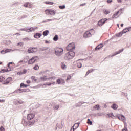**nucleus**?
Masks as SVG:
<instances>
[{"instance_id":"nucleus-34","label":"nucleus","mask_w":131,"mask_h":131,"mask_svg":"<svg viewBox=\"0 0 131 131\" xmlns=\"http://www.w3.org/2000/svg\"><path fill=\"white\" fill-rule=\"evenodd\" d=\"M40 51H47V50H49V47H42L40 48Z\"/></svg>"},{"instance_id":"nucleus-10","label":"nucleus","mask_w":131,"mask_h":131,"mask_svg":"<svg viewBox=\"0 0 131 131\" xmlns=\"http://www.w3.org/2000/svg\"><path fill=\"white\" fill-rule=\"evenodd\" d=\"M55 77L46 78V76H45L44 77H40V79L42 81H46L47 80V79H48V80H53V79H55Z\"/></svg>"},{"instance_id":"nucleus-56","label":"nucleus","mask_w":131,"mask_h":131,"mask_svg":"<svg viewBox=\"0 0 131 131\" xmlns=\"http://www.w3.org/2000/svg\"><path fill=\"white\" fill-rule=\"evenodd\" d=\"M19 92H20V90H19V89H18L17 90H15V91L13 92V93L14 94V93H19Z\"/></svg>"},{"instance_id":"nucleus-33","label":"nucleus","mask_w":131,"mask_h":131,"mask_svg":"<svg viewBox=\"0 0 131 131\" xmlns=\"http://www.w3.org/2000/svg\"><path fill=\"white\" fill-rule=\"evenodd\" d=\"M58 39V35H55L53 37L54 41H57Z\"/></svg>"},{"instance_id":"nucleus-7","label":"nucleus","mask_w":131,"mask_h":131,"mask_svg":"<svg viewBox=\"0 0 131 131\" xmlns=\"http://www.w3.org/2000/svg\"><path fill=\"white\" fill-rule=\"evenodd\" d=\"M21 123L24 124V125H25V124H27L28 126H30V125H33V124L35 123V121L26 122V121H25V120L24 119L23 120Z\"/></svg>"},{"instance_id":"nucleus-35","label":"nucleus","mask_w":131,"mask_h":131,"mask_svg":"<svg viewBox=\"0 0 131 131\" xmlns=\"http://www.w3.org/2000/svg\"><path fill=\"white\" fill-rule=\"evenodd\" d=\"M59 108H60V105H59V104L55 105L53 107V108L54 109V110H58V109H59Z\"/></svg>"},{"instance_id":"nucleus-63","label":"nucleus","mask_w":131,"mask_h":131,"mask_svg":"<svg viewBox=\"0 0 131 131\" xmlns=\"http://www.w3.org/2000/svg\"><path fill=\"white\" fill-rule=\"evenodd\" d=\"M4 102H5L4 99H0V103H4Z\"/></svg>"},{"instance_id":"nucleus-42","label":"nucleus","mask_w":131,"mask_h":131,"mask_svg":"<svg viewBox=\"0 0 131 131\" xmlns=\"http://www.w3.org/2000/svg\"><path fill=\"white\" fill-rule=\"evenodd\" d=\"M6 80H7V81H8V82L10 83V81H12L13 79L12 78V77H8L6 79Z\"/></svg>"},{"instance_id":"nucleus-28","label":"nucleus","mask_w":131,"mask_h":131,"mask_svg":"<svg viewBox=\"0 0 131 131\" xmlns=\"http://www.w3.org/2000/svg\"><path fill=\"white\" fill-rule=\"evenodd\" d=\"M89 32H90V34L91 35H94V33H95V30H94V29H91L90 30V31H88Z\"/></svg>"},{"instance_id":"nucleus-9","label":"nucleus","mask_w":131,"mask_h":131,"mask_svg":"<svg viewBox=\"0 0 131 131\" xmlns=\"http://www.w3.org/2000/svg\"><path fill=\"white\" fill-rule=\"evenodd\" d=\"M116 117L119 120H122V121L124 122L125 121V117L123 115H121L119 116V115H117Z\"/></svg>"},{"instance_id":"nucleus-5","label":"nucleus","mask_w":131,"mask_h":131,"mask_svg":"<svg viewBox=\"0 0 131 131\" xmlns=\"http://www.w3.org/2000/svg\"><path fill=\"white\" fill-rule=\"evenodd\" d=\"M37 51V47H30L28 48L27 52L28 54H32V53H36Z\"/></svg>"},{"instance_id":"nucleus-22","label":"nucleus","mask_w":131,"mask_h":131,"mask_svg":"<svg viewBox=\"0 0 131 131\" xmlns=\"http://www.w3.org/2000/svg\"><path fill=\"white\" fill-rule=\"evenodd\" d=\"M123 34V33H122V31H121L118 33H116L115 34V36H116V37H121Z\"/></svg>"},{"instance_id":"nucleus-40","label":"nucleus","mask_w":131,"mask_h":131,"mask_svg":"<svg viewBox=\"0 0 131 131\" xmlns=\"http://www.w3.org/2000/svg\"><path fill=\"white\" fill-rule=\"evenodd\" d=\"M85 102H80L78 103V104L77 105V107H81L82 104H84Z\"/></svg>"},{"instance_id":"nucleus-47","label":"nucleus","mask_w":131,"mask_h":131,"mask_svg":"<svg viewBox=\"0 0 131 131\" xmlns=\"http://www.w3.org/2000/svg\"><path fill=\"white\" fill-rule=\"evenodd\" d=\"M23 45H24V43L23 42H20L17 43V46L21 47V46H23Z\"/></svg>"},{"instance_id":"nucleus-17","label":"nucleus","mask_w":131,"mask_h":131,"mask_svg":"<svg viewBox=\"0 0 131 131\" xmlns=\"http://www.w3.org/2000/svg\"><path fill=\"white\" fill-rule=\"evenodd\" d=\"M111 107L112 109H113V110H117V108H118V105L116 103H113L112 104Z\"/></svg>"},{"instance_id":"nucleus-38","label":"nucleus","mask_w":131,"mask_h":131,"mask_svg":"<svg viewBox=\"0 0 131 131\" xmlns=\"http://www.w3.org/2000/svg\"><path fill=\"white\" fill-rule=\"evenodd\" d=\"M33 69H34V70H38V69H39V66L36 65L33 67Z\"/></svg>"},{"instance_id":"nucleus-61","label":"nucleus","mask_w":131,"mask_h":131,"mask_svg":"<svg viewBox=\"0 0 131 131\" xmlns=\"http://www.w3.org/2000/svg\"><path fill=\"white\" fill-rule=\"evenodd\" d=\"M97 115H98V116H102V115H103V114L98 113H97Z\"/></svg>"},{"instance_id":"nucleus-36","label":"nucleus","mask_w":131,"mask_h":131,"mask_svg":"<svg viewBox=\"0 0 131 131\" xmlns=\"http://www.w3.org/2000/svg\"><path fill=\"white\" fill-rule=\"evenodd\" d=\"M56 83L57 84H61V83H62L61 79H57L56 80Z\"/></svg>"},{"instance_id":"nucleus-51","label":"nucleus","mask_w":131,"mask_h":131,"mask_svg":"<svg viewBox=\"0 0 131 131\" xmlns=\"http://www.w3.org/2000/svg\"><path fill=\"white\" fill-rule=\"evenodd\" d=\"M71 79V75H69L67 77V80H70Z\"/></svg>"},{"instance_id":"nucleus-44","label":"nucleus","mask_w":131,"mask_h":131,"mask_svg":"<svg viewBox=\"0 0 131 131\" xmlns=\"http://www.w3.org/2000/svg\"><path fill=\"white\" fill-rule=\"evenodd\" d=\"M5 80V77H3V76H0V82Z\"/></svg>"},{"instance_id":"nucleus-39","label":"nucleus","mask_w":131,"mask_h":131,"mask_svg":"<svg viewBox=\"0 0 131 131\" xmlns=\"http://www.w3.org/2000/svg\"><path fill=\"white\" fill-rule=\"evenodd\" d=\"M29 5H30V3L29 2H27L24 4V6L25 8H28Z\"/></svg>"},{"instance_id":"nucleus-16","label":"nucleus","mask_w":131,"mask_h":131,"mask_svg":"<svg viewBox=\"0 0 131 131\" xmlns=\"http://www.w3.org/2000/svg\"><path fill=\"white\" fill-rule=\"evenodd\" d=\"M104 47V45L103 43H100L98 45L96 48H95V51H99V50H101L102 48Z\"/></svg>"},{"instance_id":"nucleus-48","label":"nucleus","mask_w":131,"mask_h":131,"mask_svg":"<svg viewBox=\"0 0 131 131\" xmlns=\"http://www.w3.org/2000/svg\"><path fill=\"white\" fill-rule=\"evenodd\" d=\"M24 18H27V15H24L21 16V17H18L19 20L21 19H24Z\"/></svg>"},{"instance_id":"nucleus-11","label":"nucleus","mask_w":131,"mask_h":131,"mask_svg":"<svg viewBox=\"0 0 131 131\" xmlns=\"http://www.w3.org/2000/svg\"><path fill=\"white\" fill-rule=\"evenodd\" d=\"M34 116H35V115L33 113L28 114L27 115L28 120H31V119H33V118H34Z\"/></svg>"},{"instance_id":"nucleus-2","label":"nucleus","mask_w":131,"mask_h":131,"mask_svg":"<svg viewBox=\"0 0 131 131\" xmlns=\"http://www.w3.org/2000/svg\"><path fill=\"white\" fill-rule=\"evenodd\" d=\"M54 51V54L58 57H60V56H62V55H63V52H64V50L62 49V48L59 47L55 48Z\"/></svg>"},{"instance_id":"nucleus-1","label":"nucleus","mask_w":131,"mask_h":131,"mask_svg":"<svg viewBox=\"0 0 131 131\" xmlns=\"http://www.w3.org/2000/svg\"><path fill=\"white\" fill-rule=\"evenodd\" d=\"M66 50L69 51V52L66 54L64 59L66 61H69V60L73 59L75 56V52L73 51L75 50V45L74 43L72 42L69 44L66 48Z\"/></svg>"},{"instance_id":"nucleus-25","label":"nucleus","mask_w":131,"mask_h":131,"mask_svg":"<svg viewBox=\"0 0 131 131\" xmlns=\"http://www.w3.org/2000/svg\"><path fill=\"white\" fill-rule=\"evenodd\" d=\"M94 110H99L100 109V105L96 104L93 107Z\"/></svg>"},{"instance_id":"nucleus-31","label":"nucleus","mask_w":131,"mask_h":131,"mask_svg":"<svg viewBox=\"0 0 131 131\" xmlns=\"http://www.w3.org/2000/svg\"><path fill=\"white\" fill-rule=\"evenodd\" d=\"M23 41H29L30 40H32V39H29V38L28 37H26V38H23Z\"/></svg>"},{"instance_id":"nucleus-64","label":"nucleus","mask_w":131,"mask_h":131,"mask_svg":"<svg viewBox=\"0 0 131 131\" xmlns=\"http://www.w3.org/2000/svg\"><path fill=\"white\" fill-rule=\"evenodd\" d=\"M26 82H27V83H28V84H29V83H31V82L30 81V80H27Z\"/></svg>"},{"instance_id":"nucleus-24","label":"nucleus","mask_w":131,"mask_h":131,"mask_svg":"<svg viewBox=\"0 0 131 131\" xmlns=\"http://www.w3.org/2000/svg\"><path fill=\"white\" fill-rule=\"evenodd\" d=\"M93 71H95V69H92L89 70L86 72L85 76H86L87 75H89V74H90V73H91V72H93Z\"/></svg>"},{"instance_id":"nucleus-21","label":"nucleus","mask_w":131,"mask_h":131,"mask_svg":"<svg viewBox=\"0 0 131 131\" xmlns=\"http://www.w3.org/2000/svg\"><path fill=\"white\" fill-rule=\"evenodd\" d=\"M49 33H50V31H49L48 30H46L43 32L42 34L43 36H47V35H49Z\"/></svg>"},{"instance_id":"nucleus-54","label":"nucleus","mask_w":131,"mask_h":131,"mask_svg":"<svg viewBox=\"0 0 131 131\" xmlns=\"http://www.w3.org/2000/svg\"><path fill=\"white\" fill-rule=\"evenodd\" d=\"M0 131H5V128L2 126L0 127Z\"/></svg>"},{"instance_id":"nucleus-59","label":"nucleus","mask_w":131,"mask_h":131,"mask_svg":"<svg viewBox=\"0 0 131 131\" xmlns=\"http://www.w3.org/2000/svg\"><path fill=\"white\" fill-rule=\"evenodd\" d=\"M61 83H62V84H65V80H64L62 79H61Z\"/></svg>"},{"instance_id":"nucleus-52","label":"nucleus","mask_w":131,"mask_h":131,"mask_svg":"<svg viewBox=\"0 0 131 131\" xmlns=\"http://www.w3.org/2000/svg\"><path fill=\"white\" fill-rule=\"evenodd\" d=\"M27 73V70L24 69L23 71V74H25Z\"/></svg>"},{"instance_id":"nucleus-43","label":"nucleus","mask_w":131,"mask_h":131,"mask_svg":"<svg viewBox=\"0 0 131 131\" xmlns=\"http://www.w3.org/2000/svg\"><path fill=\"white\" fill-rule=\"evenodd\" d=\"M9 83H10L9 82V81H8V80H7V79L6 80L4 81V83H3V84H4L5 85H7V84H9Z\"/></svg>"},{"instance_id":"nucleus-53","label":"nucleus","mask_w":131,"mask_h":131,"mask_svg":"<svg viewBox=\"0 0 131 131\" xmlns=\"http://www.w3.org/2000/svg\"><path fill=\"white\" fill-rule=\"evenodd\" d=\"M122 131H128L127 128L126 126H124V128L122 129Z\"/></svg>"},{"instance_id":"nucleus-4","label":"nucleus","mask_w":131,"mask_h":131,"mask_svg":"<svg viewBox=\"0 0 131 131\" xmlns=\"http://www.w3.org/2000/svg\"><path fill=\"white\" fill-rule=\"evenodd\" d=\"M45 13L47 15H48L49 16L50 15V14L51 15V16H55V15H56V12L53 9H46L45 10Z\"/></svg>"},{"instance_id":"nucleus-14","label":"nucleus","mask_w":131,"mask_h":131,"mask_svg":"<svg viewBox=\"0 0 131 131\" xmlns=\"http://www.w3.org/2000/svg\"><path fill=\"white\" fill-rule=\"evenodd\" d=\"M41 36H42V34L39 33H36L34 35V38H37V39L40 38Z\"/></svg>"},{"instance_id":"nucleus-55","label":"nucleus","mask_w":131,"mask_h":131,"mask_svg":"<svg viewBox=\"0 0 131 131\" xmlns=\"http://www.w3.org/2000/svg\"><path fill=\"white\" fill-rule=\"evenodd\" d=\"M112 2H113V0H107L106 2L107 3V4H111V3H112Z\"/></svg>"},{"instance_id":"nucleus-57","label":"nucleus","mask_w":131,"mask_h":131,"mask_svg":"<svg viewBox=\"0 0 131 131\" xmlns=\"http://www.w3.org/2000/svg\"><path fill=\"white\" fill-rule=\"evenodd\" d=\"M17 103H18V104H20L21 105V104H22L23 103V101L18 100V101H17Z\"/></svg>"},{"instance_id":"nucleus-49","label":"nucleus","mask_w":131,"mask_h":131,"mask_svg":"<svg viewBox=\"0 0 131 131\" xmlns=\"http://www.w3.org/2000/svg\"><path fill=\"white\" fill-rule=\"evenodd\" d=\"M122 32L123 33H126V32H127V30H126V28L125 29H124L122 31Z\"/></svg>"},{"instance_id":"nucleus-26","label":"nucleus","mask_w":131,"mask_h":131,"mask_svg":"<svg viewBox=\"0 0 131 131\" xmlns=\"http://www.w3.org/2000/svg\"><path fill=\"white\" fill-rule=\"evenodd\" d=\"M20 88H27L28 86H29V85H27V84H24V83H21L20 84Z\"/></svg>"},{"instance_id":"nucleus-13","label":"nucleus","mask_w":131,"mask_h":131,"mask_svg":"<svg viewBox=\"0 0 131 131\" xmlns=\"http://www.w3.org/2000/svg\"><path fill=\"white\" fill-rule=\"evenodd\" d=\"M19 94L21 93H28V92H30V90L29 89H22L21 88H19Z\"/></svg>"},{"instance_id":"nucleus-29","label":"nucleus","mask_w":131,"mask_h":131,"mask_svg":"<svg viewBox=\"0 0 131 131\" xmlns=\"http://www.w3.org/2000/svg\"><path fill=\"white\" fill-rule=\"evenodd\" d=\"M103 13L105 15H108V14H110V13H111V12L110 11H108V10H103Z\"/></svg>"},{"instance_id":"nucleus-37","label":"nucleus","mask_w":131,"mask_h":131,"mask_svg":"<svg viewBox=\"0 0 131 131\" xmlns=\"http://www.w3.org/2000/svg\"><path fill=\"white\" fill-rule=\"evenodd\" d=\"M59 9L63 10V9H65V8H66V6H65V5H60L59 6Z\"/></svg>"},{"instance_id":"nucleus-41","label":"nucleus","mask_w":131,"mask_h":131,"mask_svg":"<svg viewBox=\"0 0 131 131\" xmlns=\"http://www.w3.org/2000/svg\"><path fill=\"white\" fill-rule=\"evenodd\" d=\"M31 79H32V80H33V82L34 81V82H36V79H35V76H32L31 77Z\"/></svg>"},{"instance_id":"nucleus-20","label":"nucleus","mask_w":131,"mask_h":131,"mask_svg":"<svg viewBox=\"0 0 131 131\" xmlns=\"http://www.w3.org/2000/svg\"><path fill=\"white\" fill-rule=\"evenodd\" d=\"M30 32H32V31H35V29H37V27H29Z\"/></svg>"},{"instance_id":"nucleus-62","label":"nucleus","mask_w":131,"mask_h":131,"mask_svg":"<svg viewBox=\"0 0 131 131\" xmlns=\"http://www.w3.org/2000/svg\"><path fill=\"white\" fill-rule=\"evenodd\" d=\"M86 4V3H82V4H80V6L83 7V6H85Z\"/></svg>"},{"instance_id":"nucleus-27","label":"nucleus","mask_w":131,"mask_h":131,"mask_svg":"<svg viewBox=\"0 0 131 131\" xmlns=\"http://www.w3.org/2000/svg\"><path fill=\"white\" fill-rule=\"evenodd\" d=\"M87 123L90 125H93V122L90 119H87Z\"/></svg>"},{"instance_id":"nucleus-45","label":"nucleus","mask_w":131,"mask_h":131,"mask_svg":"<svg viewBox=\"0 0 131 131\" xmlns=\"http://www.w3.org/2000/svg\"><path fill=\"white\" fill-rule=\"evenodd\" d=\"M77 66L78 68H81L82 67V64L81 63H78Z\"/></svg>"},{"instance_id":"nucleus-8","label":"nucleus","mask_w":131,"mask_h":131,"mask_svg":"<svg viewBox=\"0 0 131 131\" xmlns=\"http://www.w3.org/2000/svg\"><path fill=\"white\" fill-rule=\"evenodd\" d=\"M121 12V13H122V8H121L119 10L117 11V12L115 14H114L112 17L113 19H117L118 18V14H119V12Z\"/></svg>"},{"instance_id":"nucleus-23","label":"nucleus","mask_w":131,"mask_h":131,"mask_svg":"<svg viewBox=\"0 0 131 131\" xmlns=\"http://www.w3.org/2000/svg\"><path fill=\"white\" fill-rule=\"evenodd\" d=\"M124 49H122L119 50L118 51H117L115 53V54L113 55V56H116V55H118V54H120V53H122L123 52Z\"/></svg>"},{"instance_id":"nucleus-19","label":"nucleus","mask_w":131,"mask_h":131,"mask_svg":"<svg viewBox=\"0 0 131 131\" xmlns=\"http://www.w3.org/2000/svg\"><path fill=\"white\" fill-rule=\"evenodd\" d=\"M21 31H26V32H30L29 27H25L24 28L20 29Z\"/></svg>"},{"instance_id":"nucleus-12","label":"nucleus","mask_w":131,"mask_h":131,"mask_svg":"<svg viewBox=\"0 0 131 131\" xmlns=\"http://www.w3.org/2000/svg\"><path fill=\"white\" fill-rule=\"evenodd\" d=\"M92 36L91 34V32H89V31H86L83 35L84 38H88V37H91Z\"/></svg>"},{"instance_id":"nucleus-18","label":"nucleus","mask_w":131,"mask_h":131,"mask_svg":"<svg viewBox=\"0 0 131 131\" xmlns=\"http://www.w3.org/2000/svg\"><path fill=\"white\" fill-rule=\"evenodd\" d=\"M79 124H80V122H78V123H76L74 124V125L71 127L70 131H72V127H74V126H75V125H77V126H76V128H78V127H79Z\"/></svg>"},{"instance_id":"nucleus-50","label":"nucleus","mask_w":131,"mask_h":131,"mask_svg":"<svg viewBox=\"0 0 131 131\" xmlns=\"http://www.w3.org/2000/svg\"><path fill=\"white\" fill-rule=\"evenodd\" d=\"M5 72H6V69H2L0 71V73H5Z\"/></svg>"},{"instance_id":"nucleus-32","label":"nucleus","mask_w":131,"mask_h":131,"mask_svg":"<svg viewBox=\"0 0 131 131\" xmlns=\"http://www.w3.org/2000/svg\"><path fill=\"white\" fill-rule=\"evenodd\" d=\"M45 4L46 5H54V2H50V1H46L44 2Z\"/></svg>"},{"instance_id":"nucleus-46","label":"nucleus","mask_w":131,"mask_h":131,"mask_svg":"<svg viewBox=\"0 0 131 131\" xmlns=\"http://www.w3.org/2000/svg\"><path fill=\"white\" fill-rule=\"evenodd\" d=\"M108 116H109L110 117H112V116H113L114 117H115L114 115H113V113H111L110 114H107Z\"/></svg>"},{"instance_id":"nucleus-60","label":"nucleus","mask_w":131,"mask_h":131,"mask_svg":"<svg viewBox=\"0 0 131 131\" xmlns=\"http://www.w3.org/2000/svg\"><path fill=\"white\" fill-rule=\"evenodd\" d=\"M6 72H10V71H12V69H10L9 70V69H6Z\"/></svg>"},{"instance_id":"nucleus-30","label":"nucleus","mask_w":131,"mask_h":131,"mask_svg":"<svg viewBox=\"0 0 131 131\" xmlns=\"http://www.w3.org/2000/svg\"><path fill=\"white\" fill-rule=\"evenodd\" d=\"M61 67L62 69H65L66 68V64H65V63L61 62Z\"/></svg>"},{"instance_id":"nucleus-58","label":"nucleus","mask_w":131,"mask_h":131,"mask_svg":"<svg viewBox=\"0 0 131 131\" xmlns=\"http://www.w3.org/2000/svg\"><path fill=\"white\" fill-rule=\"evenodd\" d=\"M126 30H127V32L131 30V27L125 28Z\"/></svg>"},{"instance_id":"nucleus-6","label":"nucleus","mask_w":131,"mask_h":131,"mask_svg":"<svg viewBox=\"0 0 131 131\" xmlns=\"http://www.w3.org/2000/svg\"><path fill=\"white\" fill-rule=\"evenodd\" d=\"M107 21H108V19H107V18H102V19H100L98 22L97 25H98V26L101 27V26H103V25H104V24H105V23H106V22H107Z\"/></svg>"},{"instance_id":"nucleus-15","label":"nucleus","mask_w":131,"mask_h":131,"mask_svg":"<svg viewBox=\"0 0 131 131\" xmlns=\"http://www.w3.org/2000/svg\"><path fill=\"white\" fill-rule=\"evenodd\" d=\"M12 51V49H4L1 51V54H6L7 53H10Z\"/></svg>"},{"instance_id":"nucleus-3","label":"nucleus","mask_w":131,"mask_h":131,"mask_svg":"<svg viewBox=\"0 0 131 131\" xmlns=\"http://www.w3.org/2000/svg\"><path fill=\"white\" fill-rule=\"evenodd\" d=\"M38 56H33L32 58L30 59L28 61V64L29 65H32L34 63H35L36 61L38 60Z\"/></svg>"}]
</instances>
